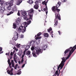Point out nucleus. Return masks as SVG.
<instances>
[{
    "instance_id": "1",
    "label": "nucleus",
    "mask_w": 76,
    "mask_h": 76,
    "mask_svg": "<svg viewBox=\"0 0 76 76\" xmlns=\"http://www.w3.org/2000/svg\"><path fill=\"white\" fill-rule=\"evenodd\" d=\"M61 4V3L60 2H58L57 3V4L56 5V6H53L52 8V10L53 12L55 13V15H56V13L57 14L56 16L58 18V19L59 20H61V18H60V15L58 14H59V12L60 11V9H58V8L59 7V6H60V4Z\"/></svg>"
},
{
    "instance_id": "2",
    "label": "nucleus",
    "mask_w": 76,
    "mask_h": 76,
    "mask_svg": "<svg viewBox=\"0 0 76 76\" xmlns=\"http://www.w3.org/2000/svg\"><path fill=\"white\" fill-rule=\"evenodd\" d=\"M7 61L10 69L12 68V66H11L12 64V67H14L15 66V63H14V61L13 60H11V62H10V59H9Z\"/></svg>"
},
{
    "instance_id": "3",
    "label": "nucleus",
    "mask_w": 76,
    "mask_h": 76,
    "mask_svg": "<svg viewBox=\"0 0 76 76\" xmlns=\"http://www.w3.org/2000/svg\"><path fill=\"white\" fill-rule=\"evenodd\" d=\"M26 29V27L25 26H24V27L23 26H20L19 28H18V32H20V31H21V32L23 33L24 32H25Z\"/></svg>"
},
{
    "instance_id": "4",
    "label": "nucleus",
    "mask_w": 76,
    "mask_h": 76,
    "mask_svg": "<svg viewBox=\"0 0 76 76\" xmlns=\"http://www.w3.org/2000/svg\"><path fill=\"white\" fill-rule=\"evenodd\" d=\"M35 49L36 51V53L37 55H39L40 53H42V50L41 49H40L39 47H36L35 48Z\"/></svg>"
},
{
    "instance_id": "5",
    "label": "nucleus",
    "mask_w": 76,
    "mask_h": 76,
    "mask_svg": "<svg viewBox=\"0 0 76 76\" xmlns=\"http://www.w3.org/2000/svg\"><path fill=\"white\" fill-rule=\"evenodd\" d=\"M13 2H14V1L13 0H11L10 1L9 3V6L7 7V10H11V6H12Z\"/></svg>"
},
{
    "instance_id": "6",
    "label": "nucleus",
    "mask_w": 76,
    "mask_h": 76,
    "mask_svg": "<svg viewBox=\"0 0 76 76\" xmlns=\"http://www.w3.org/2000/svg\"><path fill=\"white\" fill-rule=\"evenodd\" d=\"M6 11L5 10V8H4V6L0 7V13L1 14H3L4 12Z\"/></svg>"
},
{
    "instance_id": "7",
    "label": "nucleus",
    "mask_w": 76,
    "mask_h": 76,
    "mask_svg": "<svg viewBox=\"0 0 76 76\" xmlns=\"http://www.w3.org/2000/svg\"><path fill=\"white\" fill-rule=\"evenodd\" d=\"M57 15V14L56 13H55V17L56 18L55 19V23L54 24V26L55 27L57 25V24L58 23V18L57 17V16H56V15Z\"/></svg>"
},
{
    "instance_id": "8",
    "label": "nucleus",
    "mask_w": 76,
    "mask_h": 76,
    "mask_svg": "<svg viewBox=\"0 0 76 76\" xmlns=\"http://www.w3.org/2000/svg\"><path fill=\"white\" fill-rule=\"evenodd\" d=\"M15 35L14 37V40H15V41H16L17 39H18V37H19V34L17 32H15Z\"/></svg>"
},
{
    "instance_id": "9",
    "label": "nucleus",
    "mask_w": 76,
    "mask_h": 76,
    "mask_svg": "<svg viewBox=\"0 0 76 76\" xmlns=\"http://www.w3.org/2000/svg\"><path fill=\"white\" fill-rule=\"evenodd\" d=\"M31 23V20H29L28 21V23L26 22H24L23 23V24L24 25L26 28L27 26H28V25H29L30 23Z\"/></svg>"
},
{
    "instance_id": "10",
    "label": "nucleus",
    "mask_w": 76,
    "mask_h": 76,
    "mask_svg": "<svg viewBox=\"0 0 76 76\" xmlns=\"http://www.w3.org/2000/svg\"><path fill=\"white\" fill-rule=\"evenodd\" d=\"M30 18L28 19H27V17H26V15L24 17V19L25 20H29V19H31V20H32V15H29Z\"/></svg>"
},
{
    "instance_id": "11",
    "label": "nucleus",
    "mask_w": 76,
    "mask_h": 76,
    "mask_svg": "<svg viewBox=\"0 0 76 76\" xmlns=\"http://www.w3.org/2000/svg\"><path fill=\"white\" fill-rule=\"evenodd\" d=\"M13 70V68H11V70L9 71V70H8L7 71V72L8 73V74H9L10 75H13V72H12Z\"/></svg>"
},
{
    "instance_id": "12",
    "label": "nucleus",
    "mask_w": 76,
    "mask_h": 76,
    "mask_svg": "<svg viewBox=\"0 0 76 76\" xmlns=\"http://www.w3.org/2000/svg\"><path fill=\"white\" fill-rule=\"evenodd\" d=\"M47 45H43L42 48V52L43 50H44V51H45V50H47Z\"/></svg>"
},
{
    "instance_id": "13",
    "label": "nucleus",
    "mask_w": 76,
    "mask_h": 76,
    "mask_svg": "<svg viewBox=\"0 0 76 76\" xmlns=\"http://www.w3.org/2000/svg\"><path fill=\"white\" fill-rule=\"evenodd\" d=\"M20 19L18 18L16 19V22L17 25H19V24L20 23Z\"/></svg>"
},
{
    "instance_id": "14",
    "label": "nucleus",
    "mask_w": 76,
    "mask_h": 76,
    "mask_svg": "<svg viewBox=\"0 0 76 76\" xmlns=\"http://www.w3.org/2000/svg\"><path fill=\"white\" fill-rule=\"evenodd\" d=\"M43 35L45 37H46V38H48V37H49V35L48 34V33H44L43 34Z\"/></svg>"
},
{
    "instance_id": "15",
    "label": "nucleus",
    "mask_w": 76,
    "mask_h": 76,
    "mask_svg": "<svg viewBox=\"0 0 76 76\" xmlns=\"http://www.w3.org/2000/svg\"><path fill=\"white\" fill-rule=\"evenodd\" d=\"M39 8V6L37 4H36L34 6V8L35 9H38V8Z\"/></svg>"
},
{
    "instance_id": "16",
    "label": "nucleus",
    "mask_w": 76,
    "mask_h": 76,
    "mask_svg": "<svg viewBox=\"0 0 76 76\" xmlns=\"http://www.w3.org/2000/svg\"><path fill=\"white\" fill-rule=\"evenodd\" d=\"M32 54L34 57H37V56H36V52L35 51H33Z\"/></svg>"
},
{
    "instance_id": "17",
    "label": "nucleus",
    "mask_w": 76,
    "mask_h": 76,
    "mask_svg": "<svg viewBox=\"0 0 76 76\" xmlns=\"http://www.w3.org/2000/svg\"><path fill=\"white\" fill-rule=\"evenodd\" d=\"M14 12V10H12V11L10 12L9 13L7 14V16L10 15L13 13Z\"/></svg>"
},
{
    "instance_id": "18",
    "label": "nucleus",
    "mask_w": 76,
    "mask_h": 76,
    "mask_svg": "<svg viewBox=\"0 0 76 76\" xmlns=\"http://www.w3.org/2000/svg\"><path fill=\"white\" fill-rule=\"evenodd\" d=\"M22 2V0H18L17 1V5H19Z\"/></svg>"
},
{
    "instance_id": "19",
    "label": "nucleus",
    "mask_w": 76,
    "mask_h": 76,
    "mask_svg": "<svg viewBox=\"0 0 76 76\" xmlns=\"http://www.w3.org/2000/svg\"><path fill=\"white\" fill-rule=\"evenodd\" d=\"M31 54V51L28 50L27 52L26 53V55L27 56H29Z\"/></svg>"
},
{
    "instance_id": "20",
    "label": "nucleus",
    "mask_w": 76,
    "mask_h": 76,
    "mask_svg": "<svg viewBox=\"0 0 76 76\" xmlns=\"http://www.w3.org/2000/svg\"><path fill=\"white\" fill-rule=\"evenodd\" d=\"M22 13L24 16H26V12L24 11L23 12H22Z\"/></svg>"
},
{
    "instance_id": "21",
    "label": "nucleus",
    "mask_w": 76,
    "mask_h": 76,
    "mask_svg": "<svg viewBox=\"0 0 76 76\" xmlns=\"http://www.w3.org/2000/svg\"><path fill=\"white\" fill-rule=\"evenodd\" d=\"M13 28L14 29H16V24L15 23L13 24Z\"/></svg>"
},
{
    "instance_id": "22",
    "label": "nucleus",
    "mask_w": 76,
    "mask_h": 76,
    "mask_svg": "<svg viewBox=\"0 0 76 76\" xmlns=\"http://www.w3.org/2000/svg\"><path fill=\"white\" fill-rule=\"evenodd\" d=\"M29 13L31 14L33 13V12H34V10L32 9H31L29 11Z\"/></svg>"
},
{
    "instance_id": "23",
    "label": "nucleus",
    "mask_w": 76,
    "mask_h": 76,
    "mask_svg": "<svg viewBox=\"0 0 76 76\" xmlns=\"http://www.w3.org/2000/svg\"><path fill=\"white\" fill-rule=\"evenodd\" d=\"M28 2L30 4H32L33 3H34V2L32 1V0H29L28 1Z\"/></svg>"
},
{
    "instance_id": "24",
    "label": "nucleus",
    "mask_w": 76,
    "mask_h": 76,
    "mask_svg": "<svg viewBox=\"0 0 76 76\" xmlns=\"http://www.w3.org/2000/svg\"><path fill=\"white\" fill-rule=\"evenodd\" d=\"M52 31V29L51 28V27H50L48 30V32H50V31Z\"/></svg>"
},
{
    "instance_id": "25",
    "label": "nucleus",
    "mask_w": 76,
    "mask_h": 76,
    "mask_svg": "<svg viewBox=\"0 0 76 76\" xmlns=\"http://www.w3.org/2000/svg\"><path fill=\"white\" fill-rule=\"evenodd\" d=\"M51 35V36L53 38V31H52L50 33Z\"/></svg>"
},
{
    "instance_id": "26",
    "label": "nucleus",
    "mask_w": 76,
    "mask_h": 76,
    "mask_svg": "<svg viewBox=\"0 0 76 76\" xmlns=\"http://www.w3.org/2000/svg\"><path fill=\"white\" fill-rule=\"evenodd\" d=\"M27 50H28V49L26 48V49H25V50L23 51V55H25V53L26 51Z\"/></svg>"
},
{
    "instance_id": "27",
    "label": "nucleus",
    "mask_w": 76,
    "mask_h": 76,
    "mask_svg": "<svg viewBox=\"0 0 76 76\" xmlns=\"http://www.w3.org/2000/svg\"><path fill=\"white\" fill-rule=\"evenodd\" d=\"M18 64H16V65L14 66V69H17V67H18Z\"/></svg>"
},
{
    "instance_id": "28",
    "label": "nucleus",
    "mask_w": 76,
    "mask_h": 76,
    "mask_svg": "<svg viewBox=\"0 0 76 76\" xmlns=\"http://www.w3.org/2000/svg\"><path fill=\"white\" fill-rule=\"evenodd\" d=\"M46 15H47V14L48 13V8H47V6H46Z\"/></svg>"
},
{
    "instance_id": "29",
    "label": "nucleus",
    "mask_w": 76,
    "mask_h": 76,
    "mask_svg": "<svg viewBox=\"0 0 76 76\" xmlns=\"http://www.w3.org/2000/svg\"><path fill=\"white\" fill-rule=\"evenodd\" d=\"M41 32H39V33H38L37 34V37H39V36H40L41 35Z\"/></svg>"
},
{
    "instance_id": "30",
    "label": "nucleus",
    "mask_w": 76,
    "mask_h": 76,
    "mask_svg": "<svg viewBox=\"0 0 76 76\" xmlns=\"http://www.w3.org/2000/svg\"><path fill=\"white\" fill-rule=\"evenodd\" d=\"M4 3V2L3 1H1L0 0V4H1V6Z\"/></svg>"
},
{
    "instance_id": "31",
    "label": "nucleus",
    "mask_w": 76,
    "mask_h": 76,
    "mask_svg": "<svg viewBox=\"0 0 76 76\" xmlns=\"http://www.w3.org/2000/svg\"><path fill=\"white\" fill-rule=\"evenodd\" d=\"M32 42H33V41H31V42H30V45L31 46V45H33V43H32Z\"/></svg>"
},
{
    "instance_id": "32",
    "label": "nucleus",
    "mask_w": 76,
    "mask_h": 76,
    "mask_svg": "<svg viewBox=\"0 0 76 76\" xmlns=\"http://www.w3.org/2000/svg\"><path fill=\"white\" fill-rule=\"evenodd\" d=\"M40 38H41V37H37L35 38V39H40Z\"/></svg>"
},
{
    "instance_id": "33",
    "label": "nucleus",
    "mask_w": 76,
    "mask_h": 76,
    "mask_svg": "<svg viewBox=\"0 0 76 76\" xmlns=\"http://www.w3.org/2000/svg\"><path fill=\"white\" fill-rule=\"evenodd\" d=\"M34 49H35V47H32L31 48V50L32 51H33Z\"/></svg>"
},
{
    "instance_id": "34",
    "label": "nucleus",
    "mask_w": 76,
    "mask_h": 76,
    "mask_svg": "<svg viewBox=\"0 0 76 76\" xmlns=\"http://www.w3.org/2000/svg\"><path fill=\"white\" fill-rule=\"evenodd\" d=\"M22 60L21 61V63H23V61H24V58H22Z\"/></svg>"
},
{
    "instance_id": "35",
    "label": "nucleus",
    "mask_w": 76,
    "mask_h": 76,
    "mask_svg": "<svg viewBox=\"0 0 76 76\" xmlns=\"http://www.w3.org/2000/svg\"><path fill=\"white\" fill-rule=\"evenodd\" d=\"M20 44H19L18 45H17V48H19L20 47Z\"/></svg>"
},
{
    "instance_id": "36",
    "label": "nucleus",
    "mask_w": 76,
    "mask_h": 76,
    "mask_svg": "<svg viewBox=\"0 0 76 76\" xmlns=\"http://www.w3.org/2000/svg\"><path fill=\"white\" fill-rule=\"evenodd\" d=\"M22 73V72L21 71H20L19 72H18L17 73V75H20L21 74V73Z\"/></svg>"
},
{
    "instance_id": "37",
    "label": "nucleus",
    "mask_w": 76,
    "mask_h": 76,
    "mask_svg": "<svg viewBox=\"0 0 76 76\" xmlns=\"http://www.w3.org/2000/svg\"><path fill=\"white\" fill-rule=\"evenodd\" d=\"M23 37H24L23 35L21 34L20 36V37L21 38H23Z\"/></svg>"
},
{
    "instance_id": "38",
    "label": "nucleus",
    "mask_w": 76,
    "mask_h": 76,
    "mask_svg": "<svg viewBox=\"0 0 76 76\" xmlns=\"http://www.w3.org/2000/svg\"><path fill=\"white\" fill-rule=\"evenodd\" d=\"M67 1V0H61V1L62 3H64V2H66Z\"/></svg>"
},
{
    "instance_id": "39",
    "label": "nucleus",
    "mask_w": 76,
    "mask_h": 76,
    "mask_svg": "<svg viewBox=\"0 0 76 76\" xmlns=\"http://www.w3.org/2000/svg\"><path fill=\"white\" fill-rule=\"evenodd\" d=\"M13 58H14V60L15 62V63H17V61H16V58H15L14 57Z\"/></svg>"
},
{
    "instance_id": "40",
    "label": "nucleus",
    "mask_w": 76,
    "mask_h": 76,
    "mask_svg": "<svg viewBox=\"0 0 76 76\" xmlns=\"http://www.w3.org/2000/svg\"><path fill=\"white\" fill-rule=\"evenodd\" d=\"M13 52H11L10 53V56H13Z\"/></svg>"
},
{
    "instance_id": "41",
    "label": "nucleus",
    "mask_w": 76,
    "mask_h": 76,
    "mask_svg": "<svg viewBox=\"0 0 76 76\" xmlns=\"http://www.w3.org/2000/svg\"><path fill=\"white\" fill-rule=\"evenodd\" d=\"M25 64H24L22 65V68H23V67H25Z\"/></svg>"
},
{
    "instance_id": "42",
    "label": "nucleus",
    "mask_w": 76,
    "mask_h": 76,
    "mask_svg": "<svg viewBox=\"0 0 76 76\" xmlns=\"http://www.w3.org/2000/svg\"><path fill=\"white\" fill-rule=\"evenodd\" d=\"M56 75H58V71H56L55 72Z\"/></svg>"
},
{
    "instance_id": "43",
    "label": "nucleus",
    "mask_w": 76,
    "mask_h": 76,
    "mask_svg": "<svg viewBox=\"0 0 76 76\" xmlns=\"http://www.w3.org/2000/svg\"><path fill=\"white\" fill-rule=\"evenodd\" d=\"M9 3L7 2H6L5 5L7 6V5H9Z\"/></svg>"
},
{
    "instance_id": "44",
    "label": "nucleus",
    "mask_w": 76,
    "mask_h": 76,
    "mask_svg": "<svg viewBox=\"0 0 76 76\" xmlns=\"http://www.w3.org/2000/svg\"><path fill=\"white\" fill-rule=\"evenodd\" d=\"M17 15L18 16H20V13H19V11H18Z\"/></svg>"
},
{
    "instance_id": "45",
    "label": "nucleus",
    "mask_w": 76,
    "mask_h": 76,
    "mask_svg": "<svg viewBox=\"0 0 76 76\" xmlns=\"http://www.w3.org/2000/svg\"><path fill=\"white\" fill-rule=\"evenodd\" d=\"M26 48H28V49H28H28H29V48L30 47H29V46H26Z\"/></svg>"
},
{
    "instance_id": "46",
    "label": "nucleus",
    "mask_w": 76,
    "mask_h": 76,
    "mask_svg": "<svg viewBox=\"0 0 76 76\" xmlns=\"http://www.w3.org/2000/svg\"><path fill=\"white\" fill-rule=\"evenodd\" d=\"M58 33H59V35H61V32H60V31H58Z\"/></svg>"
},
{
    "instance_id": "47",
    "label": "nucleus",
    "mask_w": 76,
    "mask_h": 76,
    "mask_svg": "<svg viewBox=\"0 0 76 76\" xmlns=\"http://www.w3.org/2000/svg\"><path fill=\"white\" fill-rule=\"evenodd\" d=\"M24 55H23L21 57V58H23L24 57Z\"/></svg>"
},
{
    "instance_id": "48",
    "label": "nucleus",
    "mask_w": 76,
    "mask_h": 76,
    "mask_svg": "<svg viewBox=\"0 0 76 76\" xmlns=\"http://www.w3.org/2000/svg\"><path fill=\"white\" fill-rule=\"evenodd\" d=\"M2 51V48L0 47V51Z\"/></svg>"
},
{
    "instance_id": "49",
    "label": "nucleus",
    "mask_w": 76,
    "mask_h": 76,
    "mask_svg": "<svg viewBox=\"0 0 76 76\" xmlns=\"http://www.w3.org/2000/svg\"><path fill=\"white\" fill-rule=\"evenodd\" d=\"M27 59H26L25 61V64H26V63H27Z\"/></svg>"
},
{
    "instance_id": "50",
    "label": "nucleus",
    "mask_w": 76,
    "mask_h": 76,
    "mask_svg": "<svg viewBox=\"0 0 76 76\" xmlns=\"http://www.w3.org/2000/svg\"><path fill=\"white\" fill-rule=\"evenodd\" d=\"M43 10H44V11H45H45H46V8H44L43 9Z\"/></svg>"
},
{
    "instance_id": "51",
    "label": "nucleus",
    "mask_w": 76,
    "mask_h": 76,
    "mask_svg": "<svg viewBox=\"0 0 76 76\" xmlns=\"http://www.w3.org/2000/svg\"><path fill=\"white\" fill-rule=\"evenodd\" d=\"M15 50H14L12 53L13 54H15Z\"/></svg>"
},
{
    "instance_id": "52",
    "label": "nucleus",
    "mask_w": 76,
    "mask_h": 76,
    "mask_svg": "<svg viewBox=\"0 0 76 76\" xmlns=\"http://www.w3.org/2000/svg\"><path fill=\"white\" fill-rule=\"evenodd\" d=\"M13 49L14 50H16V48L15 47H14Z\"/></svg>"
},
{
    "instance_id": "53",
    "label": "nucleus",
    "mask_w": 76,
    "mask_h": 76,
    "mask_svg": "<svg viewBox=\"0 0 76 76\" xmlns=\"http://www.w3.org/2000/svg\"><path fill=\"white\" fill-rule=\"evenodd\" d=\"M3 53V51L0 52V54H2V53Z\"/></svg>"
},
{
    "instance_id": "54",
    "label": "nucleus",
    "mask_w": 76,
    "mask_h": 76,
    "mask_svg": "<svg viewBox=\"0 0 76 76\" xmlns=\"http://www.w3.org/2000/svg\"><path fill=\"white\" fill-rule=\"evenodd\" d=\"M12 57H13L12 56H10V60H11L12 59Z\"/></svg>"
},
{
    "instance_id": "55",
    "label": "nucleus",
    "mask_w": 76,
    "mask_h": 76,
    "mask_svg": "<svg viewBox=\"0 0 76 76\" xmlns=\"http://www.w3.org/2000/svg\"><path fill=\"white\" fill-rule=\"evenodd\" d=\"M31 56H32V55L30 54V55L28 56V57H31Z\"/></svg>"
},
{
    "instance_id": "56",
    "label": "nucleus",
    "mask_w": 76,
    "mask_h": 76,
    "mask_svg": "<svg viewBox=\"0 0 76 76\" xmlns=\"http://www.w3.org/2000/svg\"><path fill=\"white\" fill-rule=\"evenodd\" d=\"M6 55H7H7H8V54L7 53H6Z\"/></svg>"
},
{
    "instance_id": "57",
    "label": "nucleus",
    "mask_w": 76,
    "mask_h": 76,
    "mask_svg": "<svg viewBox=\"0 0 76 76\" xmlns=\"http://www.w3.org/2000/svg\"><path fill=\"white\" fill-rule=\"evenodd\" d=\"M18 63H19V64H20V61H19V62H18Z\"/></svg>"
},
{
    "instance_id": "58",
    "label": "nucleus",
    "mask_w": 76,
    "mask_h": 76,
    "mask_svg": "<svg viewBox=\"0 0 76 76\" xmlns=\"http://www.w3.org/2000/svg\"><path fill=\"white\" fill-rule=\"evenodd\" d=\"M60 75V70H59V73L58 74V75Z\"/></svg>"
},
{
    "instance_id": "59",
    "label": "nucleus",
    "mask_w": 76,
    "mask_h": 76,
    "mask_svg": "<svg viewBox=\"0 0 76 76\" xmlns=\"http://www.w3.org/2000/svg\"><path fill=\"white\" fill-rule=\"evenodd\" d=\"M39 12H41V10H39Z\"/></svg>"
},
{
    "instance_id": "60",
    "label": "nucleus",
    "mask_w": 76,
    "mask_h": 76,
    "mask_svg": "<svg viewBox=\"0 0 76 76\" xmlns=\"http://www.w3.org/2000/svg\"><path fill=\"white\" fill-rule=\"evenodd\" d=\"M45 6H47V4H45Z\"/></svg>"
},
{
    "instance_id": "61",
    "label": "nucleus",
    "mask_w": 76,
    "mask_h": 76,
    "mask_svg": "<svg viewBox=\"0 0 76 76\" xmlns=\"http://www.w3.org/2000/svg\"><path fill=\"white\" fill-rule=\"evenodd\" d=\"M18 69H19V66H18Z\"/></svg>"
},
{
    "instance_id": "62",
    "label": "nucleus",
    "mask_w": 76,
    "mask_h": 76,
    "mask_svg": "<svg viewBox=\"0 0 76 76\" xmlns=\"http://www.w3.org/2000/svg\"><path fill=\"white\" fill-rule=\"evenodd\" d=\"M63 75V73H61V75Z\"/></svg>"
},
{
    "instance_id": "63",
    "label": "nucleus",
    "mask_w": 76,
    "mask_h": 76,
    "mask_svg": "<svg viewBox=\"0 0 76 76\" xmlns=\"http://www.w3.org/2000/svg\"><path fill=\"white\" fill-rule=\"evenodd\" d=\"M64 69H65V68H64L63 69V70H64Z\"/></svg>"
},
{
    "instance_id": "64",
    "label": "nucleus",
    "mask_w": 76,
    "mask_h": 76,
    "mask_svg": "<svg viewBox=\"0 0 76 76\" xmlns=\"http://www.w3.org/2000/svg\"><path fill=\"white\" fill-rule=\"evenodd\" d=\"M21 70V69H20L19 70V71H20V70Z\"/></svg>"
}]
</instances>
